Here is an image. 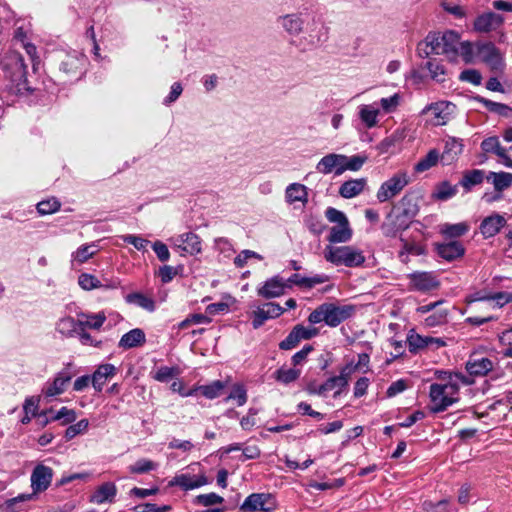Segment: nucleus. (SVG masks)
<instances>
[{
    "label": "nucleus",
    "instance_id": "864d4df0",
    "mask_svg": "<svg viewBox=\"0 0 512 512\" xmlns=\"http://www.w3.org/2000/svg\"><path fill=\"white\" fill-rule=\"evenodd\" d=\"M236 400L238 406H243L247 402V391L243 385H234L225 401Z\"/></svg>",
    "mask_w": 512,
    "mask_h": 512
},
{
    "label": "nucleus",
    "instance_id": "8fccbe9b",
    "mask_svg": "<svg viewBox=\"0 0 512 512\" xmlns=\"http://www.w3.org/2000/svg\"><path fill=\"white\" fill-rule=\"evenodd\" d=\"M61 207L60 202L56 198L43 200L37 204V210L41 215H48L57 212Z\"/></svg>",
    "mask_w": 512,
    "mask_h": 512
},
{
    "label": "nucleus",
    "instance_id": "423d86ee",
    "mask_svg": "<svg viewBox=\"0 0 512 512\" xmlns=\"http://www.w3.org/2000/svg\"><path fill=\"white\" fill-rule=\"evenodd\" d=\"M275 501L271 494L253 493L240 506L243 512H271L275 509Z\"/></svg>",
    "mask_w": 512,
    "mask_h": 512
},
{
    "label": "nucleus",
    "instance_id": "cd10ccee",
    "mask_svg": "<svg viewBox=\"0 0 512 512\" xmlns=\"http://www.w3.org/2000/svg\"><path fill=\"white\" fill-rule=\"evenodd\" d=\"M72 373L68 369L60 371L54 381L45 390L46 396L53 397L64 392L65 385L72 379Z\"/></svg>",
    "mask_w": 512,
    "mask_h": 512
},
{
    "label": "nucleus",
    "instance_id": "603ef678",
    "mask_svg": "<svg viewBox=\"0 0 512 512\" xmlns=\"http://www.w3.org/2000/svg\"><path fill=\"white\" fill-rule=\"evenodd\" d=\"M157 464L148 459H139L129 467V471L134 474H143L156 469Z\"/></svg>",
    "mask_w": 512,
    "mask_h": 512
},
{
    "label": "nucleus",
    "instance_id": "f704fd0d",
    "mask_svg": "<svg viewBox=\"0 0 512 512\" xmlns=\"http://www.w3.org/2000/svg\"><path fill=\"white\" fill-rule=\"evenodd\" d=\"M483 179L484 172L479 169H474L465 172L459 184L465 189V191L468 192L472 189V187L481 184Z\"/></svg>",
    "mask_w": 512,
    "mask_h": 512
},
{
    "label": "nucleus",
    "instance_id": "ea45409f",
    "mask_svg": "<svg viewBox=\"0 0 512 512\" xmlns=\"http://www.w3.org/2000/svg\"><path fill=\"white\" fill-rule=\"evenodd\" d=\"M346 387V381L343 377H337L333 376L328 378L323 384L319 385L318 392L319 393H327L329 391H332L336 388L338 390L335 392V396L339 395L343 388Z\"/></svg>",
    "mask_w": 512,
    "mask_h": 512
},
{
    "label": "nucleus",
    "instance_id": "c03bdc74",
    "mask_svg": "<svg viewBox=\"0 0 512 512\" xmlns=\"http://www.w3.org/2000/svg\"><path fill=\"white\" fill-rule=\"evenodd\" d=\"M481 149L485 153H494L497 156H504V148L501 147L499 139L496 136L488 137L481 143Z\"/></svg>",
    "mask_w": 512,
    "mask_h": 512
},
{
    "label": "nucleus",
    "instance_id": "4be33fe9",
    "mask_svg": "<svg viewBox=\"0 0 512 512\" xmlns=\"http://www.w3.org/2000/svg\"><path fill=\"white\" fill-rule=\"evenodd\" d=\"M176 243L178 248L190 255L199 254L202 250L200 237L192 232L179 235Z\"/></svg>",
    "mask_w": 512,
    "mask_h": 512
},
{
    "label": "nucleus",
    "instance_id": "bf43d9fd",
    "mask_svg": "<svg viewBox=\"0 0 512 512\" xmlns=\"http://www.w3.org/2000/svg\"><path fill=\"white\" fill-rule=\"evenodd\" d=\"M326 303L319 305L314 311L308 316V321L311 324H318L325 322L327 324V309Z\"/></svg>",
    "mask_w": 512,
    "mask_h": 512
},
{
    "label": "nucleus",
    "instance_id": "9d476101",
    "mask_svg": "<svg viewBox=\"0 0 512 512\" xmlns=\"http://www.w3.org/2000/svg\"><path fill=\"white\" fill-rule=\"evenodd\" d=\"M477 55L492 70H499L504 65L499 49L492 42L478 44Z\"/></svg>",
    "mask_w": 512,
    "mask_h": 512
},
{
    "label": "nucleus",
    "instance_id": "09e8293b",
    "mask_svg": "<svg viewBox=\"0 0 512 512\" xmlns=\"http://www.w3.org/2000/svg\"><path fill=\"white\" fill-rule=\"evenodd\" d=\"M299 376H300V371L296 370V369H292V368H290V369L280 368L275 372L276 380L281 383H284V384H289L291 382H294L295 380L298 379Z\"/></svg>",
    "mask_w": 512,
    "mask_h": 512
},
{
    "label": "nucleus",
    "instance_id": "6e6552de",
    "mask_svg": "<svg viewBox=\"0 0 512 512\" xmlns=\"http://www.w3.org/2000/svg\"><path fill=\"white\" fill-rule=\"evenodd\" d=\"M406 342L408 344L409 351L413 354L419 353L429 347H434L437 349L446 345L442 338L422 336L415 333L414 330H410L407 335Z\"/></svg>",
    "mask_w": 512,
    "mask_h": 512
},
{
    "label": "nucleus",
    "instance_id": "412c9836",
    "mask_svg": "<svg viewBox=\"0 0 512 512\" xmlns=\"http://www.w3.org/2000/svg\"><path fill=\"white\" fill-rule=\"evenodd\" d=\"M208 483L206 476H191L189 474L176 475L170 482L169 486H179L183 490H192L199 488Z\"/></svg>",
    "mask_w": 512,
    "mask_h": 512
},
{
    "label": "nucleus",
    "instance_id": "4c0bfd02",
    "mask_svg": "<svg viewBox=\"0 0 512 512\" xmlns=\"http://www.w3.org/2000/svg\"><path fill=\"white\" fill-rule=\"evenodd\" d=\"M440 158L439 152L436 149L430 150L425 157L420 159L418 163L414 166V171L417 173H422L433 166H435Z\"/></svg>",
    "mask_w": 512,
    "mask_h": 512
},
{
    "label": "nucleus",
    "instance_id": "4468645a",
    "mask_svg": "<svg viewBox=\"0 0 512 512\" xmlns=\"http://www.w3.org/2000/svg\"><path fill=\"white\" fill-rule=\"evenodd\" d=\"M412 289L428 292L437 289L440 285L432 272H413L408 275Z\"/></svg>",
    "mask_w": 512,
    "mask_h": 512
},
{
    "label": "nucleus",
    "instance_id": "680f3d73",
    "mask_svg": "<svg viewBox=\"0 0 512 512\" xmlns=\"http://www.w3.org/2000/svg\"><path fill=\"white\" fill-rule=\"evenodd\" d=\"M325 216L332 223H337L338 225L348 224L346 215L336 208L329 207L325 212Z\"/></svg>",
    "mask_w": 512,
    "mask_h": 512
},
{
    "label": "nucleus",
    "instance_id": "4d7b16f0",
    "mask_svg": "<svg viewBox=\"0 0 512 512\" xmlns=\"http://www.w3.org/2000/svg\"><path fill=\"white\" fill-rule=\"evenodd\" d=\"M251 258H255V259H258V260H262L263 257L256 253L255 251H252V250H248V249H245V250H242L235 258H234V265L237 267V268H243L249 259Z\"/></svg>",
    "mask_w": 512,
    "mask_h": 512
},
{
    "label": "nucleus",
    "instance_id": "13d9d810",
    "mask_svg": "<svg viewBox=\"0 0 512 512\" xmlns=\"http://www.w3.org/2000/svg\"><path fill=\"white\" fill-rule=\"evenodd\" d=\"M78 283L84 290H92L101 286L100 281L95 276L87 273L79 276Z\"/></svg>",
    "mask_w": 512,
    "mask_h": 512
},
{
    "label": "nucleus",
    "instance_id": "e433bc0d",
    "mask_svg": "<svg viewBox=\"0 0 512 512\" xmlns=\"http://www.w3.org/2000/svg\"><path fill=\"white\" fill-rule=\"evenodd\" d=\"M82 317L83 319H79L80 330L84 328L100 329L106 321V315L103 312L83 315Z\"/></svg>",
    "mask_w": 512,
    "mask_h": 512
},
{
    "label": "nucleus",
    "instance_id": "bb28decb",
    "mask_svg": "<svg viewBox=\"0 0 512 512\" xmlns=\"http://www.w3.org/2000/svg\"><path fill=\"white\" fill-rule=\"evenodd\" d=\"M145 342L146 336L144 331L140 328H135L121 337L118 346L123 349H131L142 346Z\"/></svg>",
    "mask_w": 512,
    "mask_h": 512
},
{
    "label": "nucleus",
    "instance_id": "c756f323",
    "mask_svg": "<svg viewBox=\"0 0 512 512\" xmlns=\"http://www.w3.org/2000/svg\"><path fill=\"white\" fill-rule=\"evenodd\" d=\"M473 99L476 102L483 104L485 108L492 113L505 118H512V107L506 104L494 102L479 95L475 96Z\"/></svg>",
    "mask_w": 512,
    "mask_h": 512
},
{
    "label": "nucleus",
    "instance_id": "de8ad7c7",
    "mask_svg": "<svg viewBox=\"0 0 512 512\" xmlns=\"http://www.w3.org/2000/svg\"><path fill=\"white\" fill-rule=\"evenodd\" d=\"M10 65L14 66L15 77L18 80H22L25 78L26 73H27V70H26L27 67L24 63V59H23L22 55H20L19 53H13L10 56Z\"/></svg>",
    "mask_w": 512,
    "mask_h": 512
},
{
    "label": "nucleus",
    "instance_id": "3c124183",
    "mask_svg": "<svg viewBox=\"0 0 512 512\" xmlns=\"http://www.w3.org/2000/svg\"><path fill=\"white\" fill-rule=\"evenodd\" d=\"M426 68L429 70L430 76L433 80L437 82H444L445 69L437 60H429L426 63Z\"/></svg>",
    "mask_w": 512,
    "mask_h": 512
},
{
    "label": "nucleus",
    "instance_id": "20e7f679",
    "mask_svg": "<svg viewBox=\"0 0 512 512\" xmlns=\"http://www.w3.org/2000/svg\"><path fill=\"white\" fill-rule=\"evenodd\" d=\"M410 183V178L406 172H398L384 181L376 193V198L380 203L387 202L396 197Z\"/></svg>",
    "mask_w": 512,
    "mask_h": 512
},
{
    "label": "nucleus",
    "instance_id": "c9c22d12",
    "mask_svg": "<svg viewBox=\"0 0 512 512\" xmlns=\"http://www.w3.org/2000/svg\"><path fill=\"white\" fill-rule=\"evenodd\" d=\"M97 251L95 243L82 245L72 254V261L82 264L92 258Z\"/></svg>",
    "mask_w": 512,
    "mask_h": 512
},
{
    "label": "nucleus",
    "instance_id": "c85d7f7f",
    "mask_svg": "<svg viewBox=\"0 0 512 512\" xmlns=\"http://www.w3.org/2000/svg\"><path fill=\"white\" fill-rule=\"evenodd\" d=\"M117 488L114 483L106 482L98 487L90 498V502L95 504H103L112 502L116 496Z\"/></svg>",
    "mask_w": 512,
    "mask_h": 512
},
{
    "label": "nucleus",
    "instance_id": "2eb2a0df",
    "mask_svg": "<svg viewBox=\"0 0 512 512\" xmlns=\"http://www.w3.org/2000/svg\"><path fill=\"white\" fill-rule=\"evenodd\" d=\"M286 288L285 280L280 276H274L257 288V294L265 299L277 298L285 294Z\"/></svg>",
    "mask_w": 512,
    "mask_h": 512
},
{
    "label": "nucleus",
    "instance_id": "5701e85b",
    "mask_svg": "<svg viewBox=\"0 0 512 512\" xmlns=\"http://www.w3.org/2000/svg\"><path fill=\"white\" fill-rule=\"evenodd\" d=\"M463 143L461 139L448 137L445 140L444 150L441 155V160L444 164L453 163L463 151Z\"/></svg>",
    "mask_w": 512,
    "mask_h": 512
},
{
    "label": "nucleus",
    "instance_id": "49530a36",
    "mask_svg": "<svg viewBox=\"0 0 512 512\" xmlns=\"http://www.w3.org/2000/svg\"><path fill=\"white\" fill-rule=\"evenodd\" d=\"M457 193V187L451 185L449 182L444 181L440 183L434 193V198L438 200H447Z\"/></svg>",
    "mask_w": 512,
    "mask_h": 512
},
{
    "label": "nucleus",
    "instance_id": "7ed1b4c3",
    "mask_svg": "<svg viewBox=\"0 0 512 512\" xmlns=\"http://www.w3.org/2000/svg\"><path fill=\"white\" fill-rule=\"evenodd\" d=\"M324 258L334 265L346 267H358L365 262L362 251L353 246H327Z\"/></svg>",
    "mask_w": 512,
    "mask_h": 512
},
{
    "label": "nucleus",
    "instance_id": "473e14b6",
    "mask_svg": "<svg viewBox=\"0 0 512 512\" xmlns=\"http://www.w3.org/2000/svg\"><path fill=\"white\" fill-rule=\"evenodd\" d=\"M487 180H492L494 189L497 192H502L509 188L512 184V173L508 172H490Z\"/></svg>",
    "mask_w": 512,
    "mask_h": 512
},
{
    "label": "nucleus",
    "instance_id": "58836bf2",
    "mask_svg": "<svg viewBox=\"0 0 512 512\" xmlns=\"http://www.w3.org/2000/svg\"><path fill=\"white\" fill-rule=\"evenodd\" d=\"M56 329L64 336H72L73 333H77L80 329L79 320L76 321L72 317L61 318L57 323Z\"/></svg>",
    "mask_w": 512,
    "mask_h": 512
},
{
    "label": "nucleus",
    "instance_id": "37998d69",
    "mask_svg": "<svg viewBox=\"0 0 512 512\" xmlns=\"http://www.w3.org/2000/svg\"><path fill=\"white\" fill-rule=\"evenodd\" d=\"M468 229L469 226L466 223L461 222L456 224H445L442 226L441 232L449 238H456L466 234Z\"/></svg>",
    "mask_w": 512,
    "mask_h": 512
},
{
    "label": "nucleus",
    "instance_id": "0e129e2a",
    "mask_svg": "<svg viewBox=\"0 0 512 512\" xmlns=\"http://www.w3.org/2000/svg\"><path fill=\"white\" fill-rule=\"evenodd\" d=\"M63 419V423L62 424H68V423H72L73 421H75L76 419V413L74 410L72 409H68L67 407H62L52 418L51 420L53 421H56V420H62Z\"/></svg>",
    "mask_w": 512,
    "mask_h": 512
},
{
    "label": "nucleus",
    "instance_id": "a878e982",
    "mask_svg": "<svg viewBox=\"0 0 512 512\" xmlns=\"http://www.w3.org/2000/svg\"><path fill=\"white\" fill-rule=\"evenodd\" d=\"M116 373V368L112 364L100 365L91 377V382L96 391H101L106 381L113 377Z\"/></svg>",
    "mask_w": 512,
    "mask_h": 512
},
{
    "label": "nucleus",
    "instance_id": "39448f33",
    "mask_svg": "<svg viewBox=\"0 0 512 512\" xmlns=\"http://www.w3.org/2000/svg\"><path fill=\"white\" fill-rule=\"evenodd\" d=\"M57 62L59 71L64 75L71 78H79L82 75L86 58L77 51L61 52L57 55Z\"/></svg>",
    "mask_w": 512,
    "mask_h": 512
},
{
    "label": "nucleus",
    "instance_id": "79ce46f5",
    "mask_svg": "<svg viewBox=\"0 0 512 512\" xmlns=\"http://www.w3.org/2000/svg\"><path fill=\"white\" fill-rule=\"evenodd\" d=\"M379 110L368 105H364L360 108L359 116L363 123L368 128H372L377 124V116Z\"/></svg>",
    "mask_w": 512,
    "mask_h": 512
},
{
    "label": "nucleus",
    "instance_id": "a211bd4d",
    "mask_svg": "<svg viewBox=\"0 0 512 512\" xmlns=\"http://www.w3.org/2000/svg\"><path fill=\"white\" fill-rule=\"evenodd\" d=\"M343 154L329 153L322 157L316 165V170L324 175L334 173L335 175L342 174V160Z\"/></svg>",
    "mask_w": 512,
    "mask_h": 512
},
{
    "label": "nucleus",
    "instance_id": "9b49d317",
    "mask_svg": "<svg viewBox=\"0 0 512 512\" xmlns=\"http://www.w3.org/2000/svg\"><path fill=\"white\" fill-rule=\"evenodd\" d=\"M504 23V17L492 11L478 15L473 23V28L479 33H489L500 28Z\"/></svg>",
    "mask_w": 512,
    "mask_h": 512
},
{
    "label": "nucleus",
    "instance_id": "a19ab883",
    "mask_svg": "<svg viewBox=\"0 0 512 512\" xmlns=\"http://www.w3.org/2000/svg\"><path fill=\"white\" fill-rule=\"evenodd\" d=\"M343 160H342V174L349 170V171H358L362 168L364 163L366 162V157L361 155H353V156H346L343 154Z\"/></svg>",
    "mask_w": 512,
    "mask_h": 512
},
{
    "label": "nucleus",
    "instance_id": "2f4dec72",
    "mask_svg": "<svg viewBox=\"0 0 512 512\" xmlns=\"http://www.w3.org/2000/svg\"><path fill=\"white\" fill-rule=\"evenodd\" d=\"M352 230L348 224L337 225L331 228L328 236L330 243H344L351 239Z\"/></svg>",
    "mask_w": 512,
    "mask_h": 512
},
{
    "label": "nucleus",
    "instance_id": "69168bd1",
    "mask_svg": "<svg viewBox=\"0 0 512 512\" xmlns=\"http://www.w3.org/2000/svg\"><path fill=\"white\" fill-rule=\"evenodd\" d=\"M177 269L170 265L161 266L157 272V275L160 277L161 282L166 284L173 280V278L177 275Z\"/></svg>",
    "mask_w": 512,
    "mask_h": 512
},
{
    "label": "nucleus",
    "instance_id": "e2e57ef3",
    "mask_svg": "<svg viewBox=\"0 0 512 512\" xmlns=\"http://www.w3.org/2000/svg\"><path fill=\"white\" fill-rule=\"evenodd\" d=\"M88 420L82 419L76 424L70 425L65 431V438L70 440L88 428Z\"/></svg>",
    "mask_w": 512,
    "mask_h": 512
},
{
    "label": "nucleus",
    "instance_id": "f03ea898",
    "mask_svg": "<svg viewBox=\"0 0 512 512\" xmlns=\"http://www.w3.org/2000/svg\"><path fill=\"white\" fill-rule=\"evenodd\" d=\"M442 378L446 379L445 376ZM458 392L459 386L457 385L456 381L452 380V376L447 378V383L445 384H431L429 391V396L431 402L433 403L431 411L434 413H439L445 411L449 406L458 402Z\"/></svg>",
    "mask_w": 512,
    "mask_h": 512
},
{
    "label": "nucleus",
    "instance_id": "774afa93",
    "mask_svg": "<svg viewBox=\"0 0 512 512\" xmlns=\"http://www.w3.org/2000/svg\"><path fill=\"white\" fill-rule=\"evenodd\" d=\"M431 38H426L421 41L417 46V53L421 58H428L434 53V48L432 46L433 40H430Z\"/></svg>",
    "mask_w": 512,
    "mask_h": 512
},
{
    "label": "nucleus",
    "instance_id": "1a4fd4ad",
    "mask_svg": "<svg viewBox=\"0 0 512 512\" xmlns=\"http://www.w3.org/2000/svg\"><path fill=\"white\" fill-rule=\"evenodd\" d=\"M326 307L327 325L330 327H337L342 322L351 318L356 312V307L352 304L337 305L335 303H326Z\"/></svg>",
    "mask_w": 512,
    "mask_h": 512
},
{
    "label": "nucleus",
    "instance_id": "5fc2aeb1",
    "mask_svg": "<svg viewBox=\"0 0 512 512\" xmlns=\"http://www.w3.org/2000/svg\"><path fill=\"white\" fill-rule=\"evenodd\" d=\"M224 501L223 497L218 494L211 492L208 494H200L196 496L194 502L199 505H203L206 507L213 506L216 504H221Z\"/></svg>",
    "mask_w": 512,
    "mask_h": 512
},
{
    "label": "nucleus",
    "instance_id": "393cba45",
    "mask_svg": "<svg viewBox=\"0 0 512 512\" xmlns=\"http://www.w3.org/2000/svg\"><path fill=\"white\" fill-rule=\"evenodd\" d=\"M367 185L366 178L350 179L339 187V195L345 199H351L360 195Z\"/></svg>",
    "mask_w": 512,
    "mask_h": 512
},
{
    "label": "nucleus",
    "instance_id": "aec40b11",
    "mask_svg": "<svg viewBox=\"0 0 512 512\" xmlns=\"http://www.w3.org/2000/svg\"><path fill=\"white\" fill-rule=\"evenodd\" d=\"M453 108L454 105L452 103L442 101L430 104L423 110V113L431 112L436 125H445L449 120Z\"/></svg>",
    "mask_w": 512,
    "mask_h": 512
},
{
    "label": "nucleus",
    "instance_id": "dca6fc26",
    "mask_svg": "<svg viewBox=\"0 0 512 512\" xmlns=\"http://www.w3.org/2000/svg\"><path fill=\"white\" fill-rule=\"evenodd\" d=\"M507 224L503 215L493 213L485 217L479 226V230L484 239H489L497 235Z\"/></svg>",
    "mask_w": 512,
    "mask_h": 512
},
{
    "label": "nucleus",
    "instance_id": "6e6d98bb",
    "mask_svg": "<svg viewBox=\"0 0 512 512\" xmlns=\"http://www.w3.org/2000/svg\"><path fill=\"white\" fill-rule=\"evenodd\" d=\"M223 388H224V384L221 381L217 380L209 385L201 386L200 390H201V393L206 398L214 399V398H217L221 394V391L223 390Z\"/></svg>",
    "mask_w": 512,
    "mask_h": 512
},
{
    "label": "nucleus",
    "instance_id": "0eeeda50",
    "mask_svg": "<svg viewBox=\"0 0 512 512\" xmlns=\"http://www.w3.org/2000/svg\"><path fill=\"white\" fill-rule=\"evenodd\" d=\"M284 311L285 309L277 303H264L251 313L253 328L259 329L266 321L280 317Z\"/></svg>",
    "mask_w": 512,
    "mask_h": 512
},
{
    "label": "nucleus",
    "instance_id": "b1692460",
    "mask_svg": "<svg viewBox=\"0 0 512 512\" xmlns=\"http://www.w3.org/2000/svg\"><path fill=\"white\" fill-rule=\"evenodd\" d=\"M436 251L441 258L447 261H453L464 255L465 248L458 241H450L443 244H437Z\"/></svg>",
    "mask_w": 512,
    "mask_h": 512
},
{
    "label": "nucleus",
    "instance_id": "6ab92c4d",
    "mask_svg": "<svg viewBox=\"0 0 512 512\" xmlns=\"http://www.w3.org/2000/svg\"><path fill=\"white\" fill-rule=\"evenodd\" d=\"M442 55L449 60H455L459 54L460 37L455 31L448 30L442 34Z\"/></svg>",
    "mask_w": 512,
    "mask_h": 512
},
{
    "label": "nucleus",
    "instance_id": "f3484780",
    "mask_svg": "<svg viewBox=\"0 0 512 512\" xmlns=\"http://www.w3.org/2000/svg\"><path fill=\"white\" fill-rule=\"evenodd\" d=\"M494 368V362L487 358H479L476 354L470 355L465 364V369L470 376L483 377L486 376Z\"/></svg>",
    "mask_w": 512,
    "mask_h": 512
},
{
    "label": "nucleus",
    "instance_id": "f8f14e48",
    "mask_svg": "<svg viewBox=\"0 0 512 512\" xmlns=\"http://www.w3.org/2000/svg\"><path fill=\"white\" fill-rule=\"evenodd\" d=\"M52 478V468L45 466L44 464L36 465L31 474V488L33 490V494L43 492L48 489Z\"/></svg>",
    "mask_w": 512,
    "mask_h": 512
},
{
    "label": "nucleus",
    "instance_id": "f257e3e1",
    "mask_svg": "<svg viewBox=\"0 0 512 512\" xmlns=\"http://www.w3.org/2000/svg\"><path fill=\"white\" fill-rule=\"evenodd\" d=\"M423 199L421 189H409L402 198L393 204V209L387 214L381 225L385 237L395 238L399 233L407 230L420 211Z\"/></svg>",
    "mask_w": 512,
    "mask_h": 512
},
{
    "label": "nucleus",
    "instance_id": "a18cd8bd",
    "mask_svg": "<svg viewBox=\"0 0 512 512\" xmlns=\"http://www.w3.org/2000/svg\"><path fill=\"white\" fill-rule=\"evenodd\" d=\"M180 370L178 367L161 366L153 375V379L158 382H168L173 377L179 375Z\"/></svg>",
    "mask_w": 512,
    "mask_h": 512
},
{
    "label": "nucleus",
    "instance_id": "72a5a7b5",
    "mask_svg": "<svg viewBox=\"0 0 512 512\" xmlns=\"http://www.w3.org/2000/svg\"><path fill=\"white\" fill-rule=\"evenodd\" d=\"M125 300L129 304H135L149 312H153L155 310L154 300L140 292H134L126 295Z\"/></svg>",
    "mask_w": 512,
    "mask_h": 512
},
{
    "label": "nucleus",
    "instance_id": "052dcab7",
    "mask_svg": "<svg viewBox=\"0 0 512 512\" xmlns=\"http://www.w3.org/2000/svg\"><path fill=\"white\" fill-rule=\"evenodd\" d=\"M294 332H296L299 340H309L313 337L317 336L319 334V330L315 327L307 328L301 324H298L293 327L292 329Z\"/></svg>",
    "mask_w": 512,
    "mask_h": 512
},
{
    "label": "nucleus",
    "instance_id": "ddd939ff",
    "mask_svg": "<svg viewBox=\"0 0 512 512\" xmlns=\"http://www.w3.org/2000/svg\"><path fill=\"white\" fill-rule=\"evenodd\" d=\"M277 24L290 36H298L304 31L305 19L302 13H290L277 18Z\"/></svg>",
    "mask_w": 512,
    "mask_h": 512
},
{
    "label": "nucleus",
    "instance_id": "338daca9",
    "mask_svg": "<svg viewBox=\"0 0 512 512\" xmlns=\"http://www.w3.org/2000/svg\"><path fill=\"white\" fill-rule=\"evenodd\" d=\"M152 249L155 252V254L157 255V258L161 262H166V261L169 260L170 252H169V249H168V247H167V245L165 243L157 240V241H155L152 244Z\"/></svg>",
    "mask_w": 512,
    "mask_h": 512
},
{
    "label": "nucleus",
    "instance_id": "7c9ffc66",
    "mask_svg": "<svg viewBox=\"0 0 512 512\" xmlns=\"http://www.w3.org/2000/svg\"><path fill=\"white\" fill-rule=\"evenodd\" d=\"M308 192L306 186L293 183L286 188V199L289 203L307 202Z\"/></svg>",
    "mask_w": 512,
    "mask_h": 512
}]
</instances>
